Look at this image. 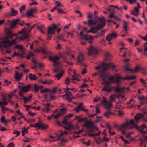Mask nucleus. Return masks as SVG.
I'll return each mask as SVG.
<instances>
[{
  "label": "nucleus",
  "mask_w": 147,
  "mask_h": 147,
  "mask_svg": "<svg viewBox=\"0 0 147 147\" xmlns=\"http://www.w3.org/2000/svg\"><path fill=\"white\" fill-rule=\"evenodd\" d=\"M64 92L66 93L65 95L66 97H69L73 95V94L69 90H65Z\"/></svg>",
  "instance_id": "c9c22d12"
},
{
  "label": "nucleus",
  "mask_w": 147,
  "mask_h": 147,
  "mask_svg": "<svg viewBox=\"0 0 147 147\" xmlns=\"http://www.w3.org/2000/svg\"><path fill=\"white\" fill-rule=\"evenodd\" d=\"M129 122H127L126 123H124L119 126V130L121 131L122 134L125 135L126 134L125 130L127 129H129L130 128V124L131 125Z\"/></svg>",
  "instance_id": "6e6552de"
},
{
  "label": "nucleus",
  "mask_w": 147,
  "mask_h": 147,
  "mask_svg": "<svg viewBox=\"0 0 147 147\" xmlns=\"http://www.w3.org/2000/svg\"><path fill=\"white\" fill-rule=\"evenodd\" d=\"M85 59V58L83 56V55L81 53H80L78 56L77 63H80L81 64L80 65V66H86V64H85L84 63L82 62L84 61Z\"/></svg>",
  "instance_id": "ddd939ff"
},
{
  "label": "nucleus",
  "mask_w": 147,
  "mask_h": 147,
  "mask_svg": "<svg viewBox=\"0 0 147 147\" xmlns=\"http://www.w3.org/2000/svg\"><path fill=\"white\" fill-rule=\"evenodd\" d=\"M8 104V102H7L6 101H3V102L0 101V106H3L7 105Z\"/></svg>",
  "instance_id": "a18cd8bd"
},
{
  "label": "nucleus",
  "mask_w": 147,
  "mask_h": 147,
  "mask_svg": "<svg viewBox=\"0 0 147 147\" xmlns=\"http://www.w3.org/2000/svg\"><path fill=\"white\" fill-rule=\"evenodd\" d=\"M1 95L2 97L1 99L3 101H6L7 99V96L6 94H1Z\"/></svg>",
  "instance_id": "e433bc0d"
},
{
  "label": "nucleus",
  "mask_w": 147,
  "mask_h": 147,
  "mask_svg": "<svg viewBox=\"0 0 147 147\" xmlns=\"http://www.w3.org/2000/svg\"><path fill=\"white\" fill-rule=\"evenodd\" d=\"M28 77L30 80H35L37 78L35 75L34 74L32 75L31 74H29Z\"/></svg>",
  "instance_id": "c85d7f7f"
},
{
  "label": "nucleus",
  "mask_w": 147,
  "mask_h": 147,
  "mask_svg": "<svg viewBox=\"0 0 147 147\" xmlns=\"http://www.w3.org/2000/svg\"><path fill=\"white\" fill-rule=\"evenodd\" d=\"M109 139L107 137L105 136L103 137L102 140V142L105 141L106 142H108L109 141Z\"/></svg>",
  "instance_id": "09e8293b"
},
{
  "label": "nucleus",
  "mask_w": 147,
  "mask_h": 147,
  "mask_svg": "<svg viewBox=\"0 0 147 147\" xmlns=\"http://www.w3.org/2000/svg\"><path fill=\"white\" fill-rule=\"evenodd\" d=\"M50 105V103H47L46 104V108L47 109L46 111L47 112H48L50 110L49 109V107Z\"/></svg>",
  "instance_id": "13d9d810"
},
{
  "label": "nucleus",
  "mask_w": 147,
  "mask_h": 147,
  "mask_svg": "<svg viewBox=\"0 0 147 147\" xmlns=\"http://www.w3.org/2000/svg\"><path fill=\"white\" fill-rule=\"evenodd\" d=\"M57 10L58 13L60 14H65V12H64L63 10L61 9L57 8Z\"/></svg>",
  "instance_id": "3c124183"
},
{
  "label": "nucleus",
  "mask_w": 147,
  "mask_h": 147,
  "mask_svg": "<svg viewBox=\"0 0 147 147\" xmlns=\"http://www.w3.org/2000/svg\"><path fill=\"white\" fill-rule=\"evenodd\" d=\"M143 115L142 114H138L134 117V119L135 122L133 119H131L129 121L131 125L134 126L137 129L140 131V133L145 134L146 133V130H142L140 128V127L138 126L136 123L140 120V119L143 118Z\"/></svg>",
  "instance_id": "7ed1b4c3"
},
{
  "label": "nucleus",
  "mask_w": 147,
  "mask_h": 147,
  "mask_svg": "<svg viewBox=\"0 0 147 147\" xmlns=\"http://www.w3.org/2000/svg\"><path fill=\"white\" fill-rule=\"evenodd\" d=\"M50 89L48 88H44L42 89L41 90V92L42 93H45L48 92L50 91Z\"/></svg>",
  "instance_id": "a19ab883"
},
{
  "label": "nucleus",
  "mask_w": 147,
  "mask_h": 147,
  "mask_svg": "<svg viewBox=\"0 0 147 147\" xmlns=\"http://www.w3.org/2000/svg\"><path fill=\"white\" fill-rule=\"evenodd\" d=\"M84 126L89 129L91 133L93 132L94 130H98V129L94 125V123L91 120H86L84 122Z\"/></svg>",
  "instance_id": "20e7f679"
},
{
  "label": "nucleus",
  "mask_w": 147,
  "mask_h": 147,
  "mask_svg": "<svg viewBox=\"0 0 147 147\" xmlns=\"http://www.w3.org/2000/svg\"><path fill=\"white\" fill-rule=\"evenodd\" d=\"M94 37L92 36H87L86 35H83V36L81 38V39L85 38L86 40H92Z\"/></svg>",
  "instance_id": "2f4dec72"
},
{
  "label": "nucleus",
  "mask_w": 147,
  "mask_h": 147,
  "mask_svg": "<svg viewBox=\"0 0 147 147\" xmlns=\"http://www.w3.org/2000/svg\"><path fill=\"white\" fill-rule=\"evenodd\" d=\"M127 2H129L130 4H132L136 2V0H127Z\"/></svg>",
  "instance_id": "0e129e2a"
},
{
  "label": "nucleus",
  "mask_w": 147,
  "mask_h": 147,
  "mask_svg": "<svg viewBox=\"0 0 147 147\" xmlns=\"http://www.w3.org/2000/svg\"><path fill=\"white\" fill-rule=\"evenodd\" d=\"M105 58L103 62H102V72H107L108 69L109 67H111V69H113L115 68V66L113 64L111 63H105V62L106 61L111 60L112 58V57L110 53L107 51L104 52Z\"/></svg>",
  "instance_id": "f03ea898"
},
{
  "label": "nucleus",
  "mask_w": 147,
  "mask_h": 147,
  "mask_svg": "<svg viewBox=\"0 0 147 147\" xmlns=\"http://www.w3.org/2000/svg\"><path fill=\"white\" fill-rule=\"evenodd\" d=\"M38 11L36 8H34L30 9L29 11L27 12V16L29 17L32 16L33 17H35V15L33 13L36 12Z\"/></svg>",
  "instance_id": "a211bd4d"
},
{
  "label": "nucleus",
  "mask_w": 147,
  "mask_h": 147,
  "mask_svg": "<svg viewBox=\"0 0 147 147\" xmlns=\"http://www.w3.org/2000/svg\"><path fill=\"white\" fill-rule=\"evenodd\" d=\"M83 105V103L81 102L80 103L78 106L76 108H74V110H75L76 113L78 112L80 110H83L85 112H87L88 111V109H85L82 106Z\"/></svg>",
  "instance_id": "dca6fc26"
},
{
  "label": "nucleus",
  "mask_w": 147,
  "mask_h": 147,
  "mask_svg": "<svg viewBox=\"0 0 147 147\" xmlns=\"http://www.w3.org/2000/svg\"><path fill=\"white\" fill-rule=\"evenodd\" d=\"M96 24L98 25L96 26L92 27L89 30L86 32V33H92L95 34L98 30L101 29V23H99Z\"/></svg>",
  "instance_id": "1a4fd4ad"
},
{
  "label": "nucleus",
  "mask_w": 147,
  "mask_h": 147,
  "mask_svg": "<svg viewBox=\"0 0 147 147\" xmlns=\"http://www.w3.org/2000/svg\"><path fill=\"white\" fill-rule=\"evenodd\" d=\"M70 80L69 78H67L65 80V84L67 86L70 85Z\"/></svg>",
  "instance_id": "4c0bfd02"
},
{
  "label": "nucleus",
  "mask_w": 147,
  "mask_h": 147,
  "mask_svg": "<svg viewBox=\"0 0 147 147\" xmlns=\"http://www.w3.org/2000/svg\"><path fill=\"white\" fill-rule=\"evenodd\" d=\"M25 28H23L19 32V34H25Z\"/></svg>",
  "instance_id": "052dcab7"
},
{
  "label": "nucleus",
  "mask_w": 147,
  "mask_h": 147,
  "mask_svg": "<svg viewBox=\"0 0 147 147\" xmlns=\"http://www.w3.org/2000/svg\"><path fill=\"white\" fill-rule=\"evenodd\" d=\"M18 11L15 10L14 9L11 8V12L5 14V15L7 17L14 16L18 14Z\"/></svg>",
  "instance_id": "2eb2a0df"
},
{
  "label": "nucleus",
  "mask_w": 147,
  "mask_h": 147,
  "mask_svg": "<svg viewBox=\"0 0 147 147\" xmlns=\"http://www.w3.org/2000/svg\"><path fill=\"white\" fill-rule=\"evenodd\" d=\"M31 87V85L30 84H28L27 86H23L20 89V91L18 93L20 92L21 94H23V92H26L30 89Z\"/></svg>",
  "instance_id": "f3484780"
},
{
  "label": "nucleus",
  "mask_w": 147,
  "mask_h": 147,
  "mask_svg": "<svg viewBox=\"0 0 147 147\" xmlns=\"http://www.w3.org/2000/svg\"><path fill=\"white\" fill-rule=\"evenodd\" d=\"M48 127L49 126L48 125L42 124V125H40V129L42 128V129L45 130L47 129Z\"/></svg>",
  "instance_id": "58836bf2"
},
{
  "label": "nucleus",
  "mask_w": 147,
  "mask_h": 147,
  "mask_svg": "<svg viewBox=\"0 0 147 147\" xmlns=\"http://www.w3.org/2000/svg\"><path fill=\"white\" fill-rule=\"evenodd\" d=\"M102 103H103L104 106L107 109H109L111 106V102L107 101L105 100H103L102 102Z\"/></svg>",
  "instance_id": "6ab92c4d"
},
{
  "label": "nucleus",
  "mask_w": 147,
  "mask_h": 147,
  "mask_svg": "<svg viewBox=\"0 0 147 147\" xmlns=\"http://www.w3.org/2000/svg\"><path fill=\"white\" fill-rule=\"evenodd\" d=\"M64 73V71H62L61 72L59 73V74L56 75L55 77L57 78L58 80H59L62 77Z\"/></svg>",
  "instance_id": "72a5a7b5"
},
{
  "label": "nucleus",
  "mask_w": 147,
  "mask_h": 147,
  "mask_svg": "<svg viewBox=\"0 0 147 147\" xmlns=\"http://www.w3.org/2000/svg\"><path fill=\"white\" fill-rule=\"evenodd\" d=\"M1 109L2 111H6L10 110V109L9 108L5 107L3 106H1Z\"/></svg>",
  "instance_id": "4d7b16f0"
},
{
  "label": "nucleus",
  "mask_w": 147,
  "mask_h": 147,
  "mask_svg": "<svg viewBox=\"0 0 147 147\" xmlns=\"http://www.w3.org/2000/svg\"><path fill=\"white\" fill-rule=\"evenodd\" d=\"M16 41L14 40L11 41H10L9 39H6L0 42V43L5 48L10 49V47L13 44H14Z\"/></svg>",
  "instance_id": "0eeeda50"
},
{
  "label": "nucleus",
  "mask_w": 147,
  "mask_h": 147,
  "mask_svg": "<svg viewBox=\"0 0 147 147\" xmlns=\"http://www.w3.org/2000/svg\"><path fill=\"white\" fill-rule=\"evenodd\" d=\"M15 48L20 50L23 49V47L22 45H16L15 46Z\"/></svg>",
  "instance_id": "8fccbe9b"
},
{
  "label": "nucleus",
  "mask_w": 147,
  "mask_h": 147,
  "mask_svg": "<svg viewBox=\"0 0 147 147\" xmlns=\"http://www.w3.org/2000/svg\"><path fill=\"white\" fill-rule=\"evenodd\" d=\"M18 94L20 97L23 98H21L19 99L21 100H23L24 101L25 103H26L27 102L30 101L32 96V94H30L28 97L24 96L23 95V94H21L20 92V93H18Z\"/></svg>",
  "instance_id": "4468645a"
},
{
  "label": "nucleus",
  "mask_w": 147,
  "mask_h": 147,
  "mask_svg": "<svg viewBox=\"0 0 147 147\" xmlns=\"http://www.w3.org/2000/svg\"><path fill=\"white\" fill-rule=\"evenodd\" d=\"M87 95L86 94H77V96L78 97H82L84 96H86Z\"/></svg>",
  "instance_id": "603ef678"
},
{
  "label": "nucleus",
  "mask_w": 147,
  "mask_h": 147,
  "mask_svg": "<svg viewBox=\"0 0 147 147\" xmlns=\"http://www.w3.org/2000/svg\"><path fill=\"white\" fill-rule=\"evenodd\" d=\"M22 73L19 74L18 73L16 72V73L15 75V78L17 80L19 81L20 79L22 77Z\"/></svg>",
  "instance_id": "393cba45"
},
{
  "label": "nucleus",
  "mask_w": 147,
  "mask_h": 147,
  "mask_svg": "<svg viewBox=\"0 0 147 147\" xmlns=\"http://www.w3.org/2000/svg\"><path fill=\"white\" fill-rule=\"evenodd\" d=\"M29 37L28 35L23 34L19 38L20 40L23 41Z\"/></svg>",
  "instance_id": "a878e982"
},
{
  "label": "nucleus",
  "mask_w": 147,
  "mask_h": 147,
  "mask_svg": "<svg viewBox=\"0 0 147 147\" xmlns=\"http://www.w3.org/2000/svg\"><path fill=\"white\" fill-rule=\"evenodd\" d=\"M40 125L38 123H36L34 124V127H38V129H40Z\"/></svg>",
  "instance_id": "e2e57ef3"
},
{
  "label": "nucleus",
  "mask_w": 147,
  "mask_h": 147,
  "mask_svg": "<svg viewBox=\"0 0 147 147\" xmlns=\"http://www.w3.org/2000/svg\"><path fill=\"white\" fill-rule=\"evenodd\" d=\"M102 83L105 85L102 90L108 92H110L112 90V88L109 85L111 83H115L114 77L112 76H110L108 72H102Z\"/></svg>",
  "instance_id": "f257e3e1"
},
{
  "label": "nucleus",
  "mask_w": 147,
  "mask_h": 147,
  "mask_svg": "<svg viewBox=\"0 0 147 147\" xmlns=\"http://www.w3.org/2000/svg\"><path fill=\"white\" fill-rule=\"evenodd\" d=\"M0 121L2 123H4V122H5V118L4 116H3L1 117L0 119Z\"/></svg>",
  "instance_id": "338daca9"
},
{
  "label": "nucleus",
  "mask_w": 147,
  "mask_h": 147,
  "mask_svg": "<svg viewBox=\"0 0 147 147\" xmlns=\"http://www.w3.org/2000/svg\"><path fill=\"white\" fill-rule=\"evenodd\" d=\"M6 33L7 37L9 38H12L13 37V35H16L15 34H12L11 31L9 30L6 31Z\"/></svg>",
  "instance_id": "bb28decb"
},
{
  "label": "nucleus",
  "mask_w": 147,
  "mask_h": 147,
  "mask_svg": "<svg viewBox=\"0 0 147 147\" xmlns=\"http://www.w3.org/2000/svg\"><path fill=\"white\" fill-rule=\"evenodd\" d=\"M20 21V19H17L14 20L11 23V25L10 26L11 28H14L17 24H18V22Z\"/></svg>",
  "instance_id": "aec40b11"
},
{
  "label": "nucleus",
  "mask_w": 147,
  "mask_h": 147,
  "mask_svg": "<svg viewBox=\"0 0 147 147\" xmlns=\"http://www.w3.org/2000/svg\"><path fill=\"white\" fill-rule=\"evenodd\" d=\"M52 27L49 26L48 27L47 34V39L48 40H50L52 37V35L55 34V30L57 29V26L54 24L52 25Z\"/></svg>",
  "instance_id": "423d86ee"
},
{
  "label": "nucleus",
  "mask_w": 147,
  "mask_h": 147,
  "mask_svg": "<svg viewBox=\"0 0 147 147\" xmlns=\"http://www.w3.org/2000/svg\"><path fill=\"white\" fill-rule=\"evenodd\" d=\"M123 28L124 30L127 32L128 30V26L129 24V23L125 20H123Z\"/></svg>",
  "instance_id": "b1692460"
},
{
  "label": "nucleus",
  "mask_w": 147,
  "mask_h": 147,
  "mask_svg": "<svg viewBox=\"0 0 147 147\" xmlns=\"http://www.w3.org/2000/svg\"><path fill=\"white\" fill-rule=\"evenodd\" d=\"M131 14L134 15L135 16L137 17L138 15V13L136 12L135 11L133 10L131 11Z\"/></svg>",
  "instance_id": "864d4df0"
},
{
  "label": "nucleus",
  "mask_w": 147,
  "mask_h": 147,
  "mask_svg": "<svg viewBox=\"0 0 147 147\" xmlns=\"http://www.w3.org/2000/svg\"><path fill=\"white\" fill-rule=\"evenodd\" d=\"M106 39L109 41H110L111 40L112 38L110 34H107L106 37Z\"/></svg>",
  "instance_id": "de8ad7c7"
},
{
  "label": "nucleus",
  "mask_w": 147,
  "mask_h": 147,
  "mask_svg": "<svg viewBox=\"0 0 147 147\" xmlns=\"http://www.w3.org/2000/svg\"><path fill=\"white\" fill-rule=\"evenodd\" d=\"M14 144L13 143H11L8 145L7 147H14Z\"/></svg>",
  "instance_id": "774afa93"
},
{
  "label": "nucleus",
  "mask_w": 147,
  "mask_h": 147,
  "mask_svg": "<svg viewBox=\"0 0 147 147\" xmlns=\"http://www.w3.org/2000/svg\"><path fill=\"white\" fill-rule=\"evenodd\" d=\"M101 133V131H99L98 133H95L94 134H90L89 133L88 135L90 136H93L94 137H95L96 136H97L100 135Z\"/></svg>",
  "instance_id": "f704fd0d"
},
{
  "label": "nucleus",
  "mask_w": 147,
  "mask_h": 147,
  "mask_svg": "<svg viewBox=\"0 0 147 147\" xmlns=\"http://www.w3.org/2000/svg\"><path fill=\"white\" fill-rule=\"evenodd\" d=\"M55 3L57 4V8L58 7H59L60 6H61L62 7L63 6V5L61 4L60 3H59V1H57L55 2Z\"/></svg>",
  "instance_id": "680f3d73"
},
{
  "label": "nucleus",
  "mask_w": 147,
  "mask_h": 147,
  "mask_svg": "<svg viewBox=\"0 0 147 147\" xmlns=\"http://www.w3.org/2000/svg\"><path fill=\"white\" fill-rule=\"evenodd\" d=\"M104 17H102V28L105 25V21Z\"/></svg>",
  "instance_id": "79ce46f5"
},
{
  "label": "nucleus",
  "mask_w": 147,
  "mask_h": 147,
  "mask_svg": "<svg viewBox=\"0 0 147 147\" xmlns=\"http://www.w3.org/2000/svg\"><path fill=\"white\" fill-rule=\"evenodd\" d=\"M62 114L61 113H58L56 115H53V117L55 119H57L59 118L60 116Z\"/></svg>",
  "instance_id": "49530a36"
},
{
  "label": "nucleus",
  "mask_w": 147,
  "mask_h": 147,
  "mask_svg": "<svg viewBox=\"0 0 147 147\" xmlns=\"http://www.w3.org/2000/svg\"><path fill=\"white\" fill-rule=\"evenodd\" d=\"M40 52H42L43 53L45 54H47V52L45 51L44 48H42L40 49Z\"/></svg>",
  "instance_id": "bf43d9fd"
},
{
  "label": "nucleus",
  "mask_w": 147,
  "mask_h": 147,
  "mask_svg": "<svg viewBox=\"0 0 147 147\" xmlns=\"http://www.w3.org/2000/svg\"><path fill=\"white\" fill-rule=\"evenodd\" d=\"M88 50L89 55H90L92 54L96 55L98 53L96 48L93 47L92 45L90 46L89 48L88 49Z\"/></svg>",
  "instance_id": "f8f14e48"
},
{
  "label": "nucleus",
  "mask_w": 147,
  "mask_h": 147,
  "mask_svg": "<svg viewBox=\"0 0 147 147\" xmlns=\"http://www.w3.org/2000/svg\"><path fill=\"white\" fill-rule=\"evenodd\" d=\"M140 70V67L138 66H136L133 71H132V72H136L139 71Z\"/></svg>",
  "instance_id": "ea45409f"
},
{
  "label": "nucleus",
  "mask_w": 147,
  "mask_h": 147,
  "mask_svg": "<svg viewBox=\"0 0 147 147\" xmlns=\"http://www.w3.org/2000/svg\"><path fill=\"white\" fill-rule=\"evenodd\" d=\"M49 61H52L54 63V65L57 66L59 63L57 61H58L60 59V57L57 55H55L54 57L50 56L49 57Z\"/></svg>",
  "instance_id": "9b49d317"
},
{
  "label": "nucleus",
  "mask_w": 147,
  "mask_h": 147,
  "mask_svg": "<svg viewBox=\"0 0 147 147\" xmlns=\"http://www.w3.org/2000/svg\"><path fill=\"white\" fill-rule=\"evenodd\" d=\"M83 131V130H80L79 131H75L74 132V138H78L80 137L79 136V134L80 133H82Z\"/></svg>",
  "instance_id": "c756f323"
},
{
  "label": "nucleus",
  "mask_w": 147,
  "mask_h": 147,
  "mask_svg": "<svg viewBox=\"0 0 147 147\" xmlns=\"http://www.w3.org/2000/svg\"><path fill=\"white\" fill-rule=\"evenodd\" d=\"M115 6L113 5H111L109 6V8L107 9V11L109 12H112L113 13L115 12L114 8Z\"/></svg>",
  "instance_id": "cd10ccee"
},
{
  "label": "nucleus",
  "mask_w": 147,
  "mask_h": 147,
  "mask_svg": "<svg viewBox=\"0 0 147 147\" xmlns=\"http://www.w3.org/2000/svg\"><path fill=\"white\" fill-rule=\"evenodd\" d=\"M58 55L59 56L60 59L61 58L62 59H64L65 58V55L64 54H61V53H59L58 54Z\"/></svg>",
  "instance_id": "5fc2aeb1"
},
{
  "label": "nucleus",
  "mask_w": 147,
  "mask_h": 147,
  "mask_svg": "<svg viewBox=\"0 0 147 147\" xmlns=\"http://www.w3.org/2000/svg\"><path fill=\"white\" fill-rule=\"evenodd\" d=\"M114 114V113H112L110 110L108 111L105 112L104 113L105 117L107 118H109L111 115Z\"/></svg>",
  "instance_id": "4be33fe9"
},
{
  "label": "nucleus",
  "mask_w": 147,
  "mask_h": 147,
  "mask_svg": "<svg viewBox=\"0 0 147 147\" xmlns=\"http://www.w3.org/2000/svg\"><path fill=\"white\" fill-rule=\"evenodd\" d=\"M115 76L116 77V78H114L115 82H116V83H117V84L119 85V82L120 81V80L121 79H122V78H121L120 77V76L116 75Z\"/></svg>",
  "instance_id": "5701e85b"
},
{
  "label": "nucleus",
  "mask_w": 147,
  "mask_h": 147,
  "mask_svg": "<svg viewBox=\"0 0 147 147\" xmlns=\"http://www.w3.org/2000/svg\"><path fill=\"white\" fill-rule=\"evenodd\" d=\"M95 140L98 144L101 142V139L100 138H95Z\"/></svg>",
  "instance_id": "6e6d98bb"
},
{
  "label": "nucleus",
  "mask_w": 147,
  "mask_h": 147,
  "mask_svg": "<svg viewBox=\"0 0 147 147\" xmlns=\"http://www.w3.org/2000/svg\"><path fill=\"white\" fill-rule=\"evenodd\" d=\"M119 85H117L116 86H115L114 88V89L115 90V91L117 93H119L120 92H122L123 91L124 89H125V88L123 87V88H120L118 86Z\"/></svg>",
  "instance_id": "412c9836"
},
{
  "label": "nucleus",
  "mask_w": 147,
  "mask_h": 147,
  "mask_svg": "<svg viewBox=\"0 0 147 147\" xmlns=\"http://www.w3.org/2000/svg\"><path fill=\"white\" fill-rule=\"evenodd\" d=\"M33 89L36 93H38L40 89V87L37 84H35L34 85V86L32 88V90H33Z\"/></svg>",
  "instance_id": "7c9ffc66"
},
{
  "label": "nucleus",
  "mask_w": 147,
  "mask_h": 147,
  "mask_svg": "<svg viewBox=\"0 0 147 147\" xmlns=\"http://www.w3.org/2000/svg\"><path fill=\"white\" fill-rule=\"evenodd\" d=\"M87 119V118L86 117H82L81 118L78 120V122L79 123H81L82 121H85V122L86 121Z\"/></svg>",
  "instance_id": "c03bdc74"
},
{
  "label": "nucleus",
  "mask_w": 147,
  "mask_h": 147,
  "mask_svg": "<svg viewBox=\"0 0 147 147\" xmlns=\"http://www.w3.org/2000/svg\"><path fill=\"white\" fill-rule=\"evenodd\" d=\"M95 69L97 71L92 74V76H96L99 78H101V64L96 66L95 67Z\"/></svg>",
  "instance_id": "9d476101"
},
{
  "label": "nucleus",
  "mask_w": 147,
  "mask_h": 147,
  "mask_svg": "<svg viewBox=\"0 0 147 147\" xmlns=\"http://www.w3.org/2000/svg\"><path fill=\"white\" fill-rule=\"evenodd\" d=\"M25 6L24 5H23L19 8V10L20 12L22 13L25 10Z\"/></svg>",
  "instance_id": "37998d69"
},
{
  "label": "nucleus",
  "mask_w": 147,
  "mask_h": 147,
  "mask_svg": "<svg viewBox=\"0 0 147 147\" xmlns=\"http://www.w3.org/2000/svg\"><path fill=\"white\" fill-rule=\"evenodd\" d=\"M37 28L39 30L40 32L44 34L45 32L43 31V30L45 29V27L43 25H42L40 26H38Z\"/></svg>",
  "instance_id": "473e14b6"
},
{
  "label": "nucleus",
  "mask_w": 147,
  "mask_h": 147,
  "mask_svg": "<svg viewBox=\"0 0 147 147\" xmlns=\"http://www.w3.org/2000/svg\"><path fill=\"white\" fill-rule=\"evenodd\" d=\"M94 14L95 16L94 18L92 20L90 19L88 21V25L90 26L95 25L97 24H98L99 23H101V18H98L97 16L98 14V12L96 11H95Z\"/></svg>",
  "instance_id": "39448f33"
},
{
  "label": "nucleus",
  "mask_w": 147,
  "mask_h": 147,
  "mask_svg": "<svg viewBox=\"0 0 147 147\" xmlns=\"http://www.w3.org/2000/svg\"><path fill=\"white\" fill-rule=\"evenodd\" d=\"M114 13L112 12V13H110L109 16V17L111 18H114L115 16Z\"/></svg>",
  "instance_id": "69168bd1"
}]
</instances>
